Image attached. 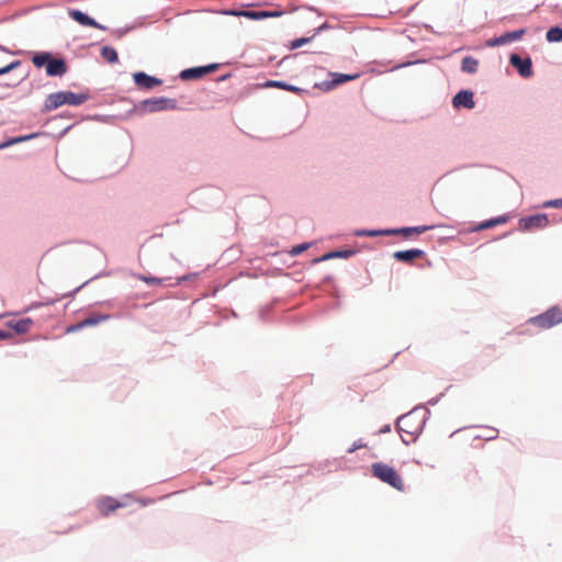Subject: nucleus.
<instances>
[{
    "label": "nucleus",
    "instance_id": "nucleus-8",
    "mask_svg": "<svg viewBox=\"0 0 562 562\" xmlns=\"http://www.w3.org/2000/svg\"><path fill=\"white\" fill-rule=\"evenodd\" d=\"M95 505H97L99 513L102 516H109L111 513L125 506V504H123V503L119 502L117 499L110 497V496L100 497L97 501Z\"/></svg>",
    "mask_w": 562,
    "mask_h": 562
},
{
    "label": "nucleus",
    "instance_id": "nucleus-28",
    "mask_svg": "<svg viewBox=\"0 0 562 562\" xmlns=\"http://www.w3.org/2000/svg\"><path fill=\"white\" fill-rule=\"evenodd\" d=\"M20 64H21V63H20L19 60H15V61H12V63H10L9 65H7V66H4V67L0 68V76H1V75H4V74H8V72H10L11 70H13V69L18 68V67L20 66Z\"/></svg>",
    "mask_w": 562,
    "mask_h": 562
},
{
    "label": "nucleus",
    "instance_id": "nucleus-21",
    "mask_svg": "<svg viewBox=\"0 0 562 562\" xmlns=\"http://www.w3.org/2000/svg\"><path fill=\"white\" fill-rule=\"evenodd\" d=\"M526 34V29H520L513 32H507L502 35V40L504 41V45L520 40Z\"/></svg>",
    "mask_w": 562,
    "mask_h": 562
},
{
    "label": "nucleus",
    "instance_id": "nucleus-15",
    "mask_svg": "<svg viewBox=\"0 0 562 562\" xmlns=\"http://www.w3.org/2000/svg\"><path fill=\"white\" fill-rule=\"evenodd\" d=\"M425 252L420 249H408V250H398L393 254L394 259L403 262H412L417 258L424 257Z\"/></svg>",
    "mask_w": 562,
    "mask_h": 562
},
{
    "label": "nucleus",
    "instance_id": "nucleus-12",
    "mask_svg": "<svg viewBox=\"0 0 562 562\" xmlns=\"http://www.w3.org/2000/svg\"><path fill=\"white\" fill-rule=\"evenodd\" d=\"M452 104L456 108L473 109L475 103L473 100V92L469 90H462L458 92L452 100Z\"/></svg>",
    "mask_w": 562,
    "mask_h": 562
},
{
    "label": "nucleus",
    "instance_id": "nucleus-9",
    "mask_svg": "<svg viewBox=\"0 0 562 562\" xmlns=\"http://www.w3.org/2000/svg\"><path fill=\"white\" fill-rule=\"evenodd\" d=\"M429 227L427 226H415V227H404L398 229H389L382 232H370L368 235L378 236V235H403L405 237H409L413 234H422L425 233Z\"/></svg>",
    "mask_w": 562,
    "mask_h": 562
},
{
    "label": "nucleus",
    "instance_id": "nucleus-30",
    "mask_svg": "<svg viewBox=\"0 0 562 562\" xmlns=\"http://www.w3.org/2000/svg\"><path fill=\"white\" fill-rule=\"evenodd\" d=\"M139 280L144 281L147 284H160L161 283V279L154 278V277L140 276Z\"/></svg>",
    "mask_w": 562,
    "mask_h": 562
},
{
    "label": "nucleus",
    "instance_id": "nucleus-13",
    "mask_svg": "<svg viewBox=\"0 0 562 562\" xmlns=\"http://www.w3.org/2000/svg\"><path fill=\"white\" fill-rule=\"evenodd\" d=\"M236 16H246L251 20H261L266 18H279L283 14L282 11H239L233 12Z\"/></svg>",
    "mask_w": 562,
    "mask_h": 562
},
{
    "label": "nucleus",
    "instance_id": "nucleus-22",
    "mask_svg": "<svg viewBox=\"0 0 562 562\" xmlns=\"http://www.w3.org/2000/svg\"><path fill=\"white\" fill-rule=\"evenodd\" d=\"M546 38L548 42L550 43H559V42H562V27L560 26H554V27H551L547 34H546Z\"/></svg>",
    "mask_w": 562,
    "mask_h": 562
},
{
    "label": "nucleus",
    "instance_id": "nucleus-5",
    "mask_svg": "<svg viewBox=\"0 0 562 562\" xmlns=\"http://www.w3.org/2000/svg\"><path fill=\"white\" fill-rule=\"evenodd\" d=\"M549 225V218L546 214H536L519 220V226L524 231L544 228Z\"/></svg>",
    "mask_w": 562,
    "mask_h": 562
},
{
    "label": "nucleus",
    "instance_id": "nucleus-16",
    "mask_svg": "<svg viewBox=\"0 0 562 562\" xmlns=\"http://www.w3.org/2000/svg\"><path fill=\"white\" fill-rule=\"evenodd\" d=\"M412 419H413V415L412 414H406V415H403L401 416L398 419H397V428L400 431H405L407 432L411 438L413 439L414 436L416 435V432L418 431V426H416L414 429L412 428Z\"/></svg>",
    "mask_w": 562,
    "mask_h": 562
},
{
    "label": "nucleus",
    "instance_id": "nucleus-25",
    "mask_svg": "<svg viewBox=\"0 0 562 562\" xmlns=\"http://www.w3.org/2000/svg\"><path fill=\"white\" fill-rule=\"evenodd\" d=\"M507 222V217L505 216H499V217H496V218H492V220H488V221H485L483 223H481L479 226H477V231H482V229H487V228H491V227H494L496 225H499V224H504Z\"/></svg>",
    "mask_w": 562,
    "mask_h": 562
},
{
    "label": "nucleus",
    "instance_id": "nucleus-11",
    "mask_svg": "<svg viewBox=\"0 0 562 562\" xmlns=\"http://www.w3.org/2000/svg\"><path fill=\"white\" fill-rule=\"evenodd\" d=\"M144 104L150 112L161 111L166 109H176V101L166 98H154L146 100Z\"/></svg>",
    "mask_w": 562,
    "mask_h": 562
},
{
    "label": "nucleus",
    "instance_id": "nucleus-27",
    "mask_svg": "<svg viewBox=\"0 0 562 562\" xmlns=\"http://www.w3.org/2000/svg\"><path fill=\"white\" fill-rule=\"evenodd\" d=\"M308 248H310V244L308 243L300 244L297 246H294L292 248V250L290 251V254L292 256H297V255L302 254L303 251L307 250Z\"/></svg>",
    "mask_w": 562,
    "mask_h": 562
},
{
    "label": "nucleus",
    "instance_id": "nucleus-3",
    "mask_svg": "<svg viewBox=\"0 0 562 562\" xmlns=\"http://www.w3.org/2000/svg\"><path fill=\"white\" fill-rule=\"evenodd\" d=\"M372 475L381 482L403 492L405 490L404 481L401 474L391 465L383 462H375L371 465Z\"/></svg>",
    "mask_w": 562,
    "mask_h": 562
},
{
    "label": "nucleus",
    "instance_id": "nucleus-19",
    "mask_svg": "<svg viewBox=\"0 0 562 562\" xmlns=\"http://www.w3.org/2000/svg\"><path fill=\"white\" fill-rule=\"evenodd\" d=\"M359 75H342V74H334V80L327 85V89H331L336 86L345 83L347 81L353 80L358 78Z\"/></svg>",
    "mask_w": 562,
    "mask_h": 562
},
{
    "label": "nucleus",
    "instance_id": "nucleus-10",
    "mask_svg": "<svg viewBox=\"0 0 562 562\" xmlns=\"http://www.w3.org/2000/svg\"><path fill=\"white\" fill-rule=\"evenodd\" d=\"M133 78L135 85L142 89H153L162 83L160 79L151 77L145 72H136L134 74Z\"/></svg>",
    "mask_w": 562,
    "mask_h": 562
},
{
    "label": "nucleus",
    "instance_id": "nucleus-36",
    "mask_svg": "<svg viewBox=\"0 0 562 562\" xmlns=\"http://www.w3.org/2000/svg\"><path fill=\"white\" fill-rule=\"evenodd\" d=\"M359 446L358 445H355V447L352 449H350L349 451L352 452L355 451L356 448H358Z\"/></svg>",
    "mask_w": 562,
    "mask_h": 562
},
{
    "label": "nucleus",
    "instance_id": "nucleus-7",
    "mask_svg": "<svg viewBox=\"0 0 562 562\" xmlns=\"http://www.w3.org/2000/svg\"><path fill=\"white\" fill-rule=\"evenodd\" d=\"M218 68L217 64H211L202 67L188 68L181 71L180 78L183 80L200 79L203 76L215 71Z\"/></svg>",
    "mask_w": 562,
    "mask_h": 562
},
{
    "label": "nucleus",
    "instance_id": "nucleus-31",
    "mask_svg": "<svg viewBox=\"0 0 562 562\" xmlns=\"http://www.w3.org/2000/svg\"><path fill=\"white\" fill-rule=\"evenodd\" d=\"M486 45L488 47H494V46H501V45H504V41L502 40V35L498 36V37H494V38H491L486 42Z\"/></svg>",
    "mask_w": 562,
    "mask_h": 562
},
{
    "label": "nucleus",
    "instance_id": "nucleus-18",
    "mask_svg": "<svg viewBox=\"0 0 562 562\" xmlns=\"http://www.w3.org/2000/svg\"><path fill=\"white\" fill-rule=\"evenodd\" d=\"M479 60L472 56H467L461 61V70L468 74H475L477 71Z\"/></svg>",
    "mask_w": 562,
    "mask_h": 562
},
{
    "label": "nucleus",
    "instance_id": "nucleus-4",
    "mask_svg": "<svg viewBox=\"0 0 562 562\" xmlns=\"http://www.w3.org/2000/svg\"><path fill=\"white\" fill-rule=\"evenodd\" d=\"M529 322L542 329H549L562 323V307L552 306L542 314L531 317Z\"/></svg>",
    "mask_w": 562,
    "mask_h": 562
},
{
    "label": "nucleus",
    "instance_id": "nucleus-1",
    "mask_svg": "<svg viewBox=\"0 0 562 562\" xmlns=\"http://www.w3.org/2000/svg\"><path fill=\"white\" fill-rule=\"evenodd\" d=\"M89 99V94L86 92L74 93L71 91H59L50 93L46 97L44 108L46 111H53L57 108L68 105H80Z\"/></svg>",
    "mask_w": 562,
    "mask_h": 562
},
{
    "label": "nucleus",
    "instance_id": "nucleus-29",
    "mask_svg": "<svg viewBox=\"0 0 562 562\" xmlns=\"http://www.w3.org/2000/svg\"><path fill=\"white\" fill-rule=\"evenodd\" d=\"M310 41H311V38H308V37L297 38L291 43V48L292 49L299 48V47L303 46L304 44L308 43Z\"/></svg>",
    "mask_w": 562,
    "mask_h": 562
},
{
    "label": "nucleus",
    "instance_id": "nucleus-2",
    "mask_svg": "<svg viewBox=\"0 0 562 562\" xmlns=\"http://www.w3.org/2000/svg\"><path fill=\"white\" fill-rule=\"evenodd\" d=\"M32 63L36 68L46 67V74L50 77H60L67 72V64L61 58H54L50 53H35Z\"/></svg>",
    "mask_w": 562,
    "mask_h": 562
},
{
    "label": "nucleus",
    "instance_id": "nucleus-35",
    "mask_svg": "<svg viewBox=\"0 0 562 562\" xmlns=\"http://www.w3.org/2000/svg\"><path fill=\"white\" fill-rule=\"evenodd\" d=\"M12 335L10 331H3V330H0V339H7V338H10Z\"/></svg>",
    "mask_w": 562,
    "mask_h": 562
},
{
    "label": "nucleus",
    "instance_id": "nucleus-34",
    "mask_svg": "<svg viewBox=\"0 0 562 562\" xmlns=\"http://www.w3.org/2000/svg\"><path fill=\"white\" fill-rule=\"evenodd\" d=\"M544 205L551 207H562V199L549 201Z\"/></svg>",
    "mask_w": 562,
    "mask_h": 562
},
{
    "label": "nucleus",
    "instance_id": "nucleus-33",
    "mask_svg": "<svg viewBox=\"0 0 562 562\" xmlns=\"http://www.w3.org/2000/svg\"><path fill=\"white\" fill-rule=\"evenodd\" d=\"M82 328H85V325H83V322L81 321V322H79V323H77V324H75V325L69 326V327L67 328V331H68V333H72V331L80 330V329H82Z\"/></svg>",
    "mask_w": 562,
    "mask_h": 562
},
{
    "label": "nucleus",
    "instance_id": "nucleus-24",
    "mask_svg": "<svg viewBox=\"0 0 562 562\" xmlns=\"http://www.w3.org/2000/svg\"><path fill=\"white\" fill-rule=\"evenodd\" d=\"M267 87H273V88H280V89H284V90H288V91H291V92H295V93H299L301 92L302 90L297 87H294V86H291V85H288L283 81H277V80H270L267 82Z\"/></svg>",
    "mask_w": 562,
    "mask_h": 562
},
{
    "label": "nucleus",
    "instance_id": "nucleus-14",
    "mask_svg": "<svg viewBox=\"0 0 562 562\" xmlns=\"http://www.w3.org/2000/svg\"><path fill=\"white\" fill-rule=\"evenodd\" d=\"M68 14L72 20L81 25L104 30V27L100 25L95 20L79 10H69Z\"/></svg>",
    "mask_w": 562,
    "mask_h": 562
},
{
    "label": "nucleus",
    "instance_id": "nucleus-32",
    "mask_svg": "<svg viewBox=\"0 0 562 562\" xmlns=\"http://www.w3.org/2000/svg\"><path fill=\"white\" fill-rule=\"evenodd\" d=\"M32 136H24V137H18V138H14V139H11L10 142L5 143V144H1L0 145V149L1 148H4L9 145H12V144H16V143H20L22 140H26V139H30Z\"/></svg>",
    "mask_w": 562,
    "mask_h": 562
},
{
    "label": "nucleus",
    "instance_id": "nucleus-6",
    "mask_svg": "<svg viewBox=\"0 0 562 562\" xmlns=\"http://www.w3.org/2000/svg\"><path fill=\"white\" fill-rule=\"evenodd\" d=\"M509 63L521 77L529 78L533 75L532 61L529 57L522 59L519 55L513 54L510 55Z\"/></svg>",
    "mask_w": 562,
    "mask_h": 562
},
{
    "label": "nucleus",
    "instance_id": "nucleus-26",
    "mask_svg": "<svg viewBox=\"0 0 562 562\" xmlns=\"http://www.w3.org/2000/svg\"><path fill=\"white\" fill-rule=\"evenodd\" d=\"M349 251H333L325 254L322 258L317 259L316 261L327 260L330 258H337V257H348Z\"/></svg>",
    "mask_w": 562,
    "mask_h": 562
},
{
    "label": "nucleus",
    "instance_id": "nucleus-17",
    "mask_svg": "<svg viewBox=\"0 0 562 562\" xmlns=\"http://www.w3.org/2000/svg\"><path fill=\"white\" fill-rule=\"evenodd\" d=\"M33 321L31 318H23L16 322H9L8 326L15 330L18 334H25L31 329Z\"/></svg>",
    "mask_w": 562,
    "mask_h": 562
},
{
    "label": "nucleus",
    "instance_id": "nucleus-20",
    "mask_svg": "<svg viewBox=\"0 0 562 562\" xmlns=\"http://www.w3.org/2000/svg\"><path fill=\"white\" fill-rule=\"evenodd\" d=\"M101 56L104 60H106L110 64H115L119 61V56H117L116 50L110 46H103L101 48Z\"/></svg>",
    "mask_w": 562,
    "mask_h": 562
},
{
    "label": "nucleus",
    "instance_id": "nucleus-23",
    "mask_svg": "<svg viewBox=\"0 0 562 562\" xmlns=\"http://www.w3.org/2000/svg\"><path fill=\"white\" fill-rule=\"evenodd\" d=\"M109 318H110L109 315L94 314V315H90L89 317L85 318L82 322H83L85 327H88V326H95V325L100 324L101 322L106 321Z\"/></svg>",
    "mask_w": 562,
    "mask_h": 562
}]
</instances>
